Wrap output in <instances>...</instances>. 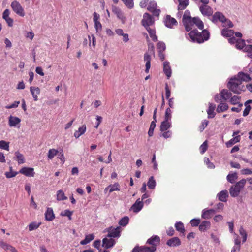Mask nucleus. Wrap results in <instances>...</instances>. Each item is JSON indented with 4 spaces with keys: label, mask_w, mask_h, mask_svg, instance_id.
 Wrapping results in <instances>:
<instances>
[{
    "label": "nucleus",
    "mask_w": 252,
    "mask_h": 252,
    "mask_svg": "<svg viewBox=\"0 0 252 252\" xmlns=\"http://www.w3.org/2000/svg\"><path fill=\"white\" fill-rule=\"evenodd\" d=\"M182 23L187 32L191 31L188 34L191 41L202 43L209 39V32L206 30H203V22L198 17H192L189 10L185 11Z\"/></svg>",
    "instance_id": "obj_1"
},
{
    "label": "nucleus",
    "mask_w": 252,
    "mask_h": 252,
    "mask_svg": "<svg viewBox=\"0 0 252 252\" xmlns=\"http://www.w3.org/2000/svg\"><path fill=\"white\" fill-rule=\"evenodd\" d=\"M247 182V180L242 179L232 186L229 189V193L231 197H236L239 196L240 192L244 189Z\"/></svg>",
    "instance_id": "obj_2"
},
{
    "label": "nucleus",
    "mask_w": 252,
    "mask_h": 252,
    "mask_svg": "<svg viewBox=\"0 0 252 252\" xmlns=\"http://www.w3.org/2000/svg\"><path fill=\"white\" fill-rule=\"evenodd\" d=\"M227 87L233 93L240 94L244 86L241 84L240 79H238L237 77H234L229 81Z\"/></svg>",
    "instance_id": "obj_3"
},
{
    "label": "nucleus",
    "mask_w": 252,
    "mask_h": 252,
    "mask_svg": "<svg viewBox=\"0 0 252 252\" xmlns=\"http://www.w3.org/2000/svg\"><path fill=\"white\" fill-rule=\"evenodd\" d=\"M11 7L13 11L17 15L21 17H24L25 16L24 10L18 1L14 0L12 2Z\"/></svg>",
    "instance_id": "obj_4"
},
{
    "label": "nucleus",
    "mask_w": 252,
    "mask_h": 252,
    "mask_svg": "<svg viewBox=\"0 0 252 252\" xmlns=\"http://www.w3.org/2000/svg\"><path fill=\"white\" fill-rule=\"evenodd\" d=\"M211 21L214 23L218 22L224 23L226 21V17L222 13L218 11L212 15Z\"/></svg>",
    "instance_id": "obj_5"
},
{
    "label": "nucleus",
    "mask_w": 252,
    "mask_h": 252,
    "mask_svg": "<svg viewBox=\"0 0 252 252\" xmlns=\"http://www.w3.org/2000/svg\"><path fill=\"white\" fill-rule=\"evenodd\" d=\"M107 231L108 232L107 237H108L118 238L120 236L121 230L120 226H118L116 228L110 227L108 228Z\"/></svg>",
    "instance_id": "obj_6"
},
{
    "label": "nucleus",
    "mask_w": 252,
    "mask_h": 252,
    "mask_svg": "<svg viewBox=\"0 0 252 252\" xmlns=\"http://www.w3.org/2000/svg\"><path fill=\"white\" fill-rule=\"evenodd\" d=\"M142 25L145 28L150 27L149 26L153 24L154 21L152 16L148 13H145L143 15V18L141 21Z\"/></svg>",
    "instance_id": "obj_7"
},
{
    "label": "nucleus",
    "mask_w": 252,
    "mask_h": 252,
    "mask_svg": "<svg viewBox=\"0 0 252 252\" xmlns=\"http://www.w3.org/2000/svg\"><path fill=\"white\" fill-rule=\"evenodd\" d=\"M160 237L158 235H154L148 239L146 243L151 245L150 247H154L156 251V247L160 244Z\"/></svg>",
    "instance_id": "obj_8"
},
{
    "label": "nucleus",
    "mask_w": 252,
    "mask_h": 252,
    "mask_svg": "<svg viewBox=\"0 0 252 252\" xmlns=\"http://www.w3.org/2000/svg\"><path fill=\"white\" fill-rule=\"evenodd\" d=\"M199 10L204 16L209 17L213 15V10L208 5H201L199 6Z\"/></svg>",
    "instance_id": "obj_9"
},
{
    "label": "nucleus",
    "mask_w": 252,
    "mask_h": 252,
    "mask_svg": "<svg viewBox=\"0 0 252 252\" xmlns=\"http://www.w3.org/2000/svg\"><path fill=\"white\" fill-rule=\"evenodd\" d=\"M155 249L154 247H149L148 246H135L131 252H154Z\"/></svg>",
    "instance_id": "obj_10"
},
{
    "label": "nucleus",
    "mask_w": 252,
    "mask_h": 252,
    "mask_svg": "<svg viewBox=\"0 0 252 252\" xmlns=\"http://www.w3.org/2000/svg\"><path fill=\"white\" fill-rule=\"evenodd\" d=\"M143 207V203L140 198L136 200L135 202L131 206L130 210L134 213L139 212Z\"/></svg>",
    "instance_id": "obj_11"
},
{
    "label": "nucleus",
    "mask_w": 252,
    "mask_h": 252,
    "mask_svg": "<svg viewBox=\"0 0 252 252\" xmlns=\"http://www.w3.org/2000/svg\"><path fill=\"white\" fill-rule=\"evenodd\" d=\"M19 172L27 177H33L35 174L34 169L31 167H23L20 169Z\"/></svg>",
    "instance_id": "obj_12"
},
{
    "label": "nucleus",
    "mask_w": 252,
    "mask_h": 252,
    "mask_svg": "<svg viewBox=\"0 0 252 252\" xmlns=\"http://www.w3.org/2000/svg\"><path fill=\"white\" fill-rule=\"evenodd\" d=\"M178 24L176 20L171 17L170 15H167L165 20V25L166 27L172 28L174 25H177Z\"/></svg>",
    "instance_id": "obj_13"
},
{
    "label": "nucleus",
    "mask_w": 252,
    "mask_h": 252,
    "mask_svg": "<svg viewBox=\"0 0 252 252\" xmlns=\"http://www.w3.org/2000/svg\"><path fill=\"white\" fill-rule=\"evenodd\" d=\"M151 57L148 53H145L144 55V61L145 62V72L148 73L151 67Z\"/></svg>",
    "instance_id": "obj_14"
},
{
    "label": "nucleus",
    "mask_w": 252,
    "mask_h": 252,
    "mask_svg": "<svg viewBox=\"0 0 252 252\" xmlns=\"http://www.w3.org/2000/svg\"><path fill=\"white\" fill-rule=\"evenodd\" d=\"M167 245L170 247H177L181 245L180 239L177 237H173L169 239L166 243Z\"/></svg>",
    "instance_id": "obj_15"
},
{
    "label": "nucleus",
    "mask_w": 252,
    "mask_h": 252,
    "mask_svg": "<svg viewBox=\"0 0 252 252\" xmlns=\"http://www.w3.org/2000/svg\"><path fill=\"white\" fill-rule=\"evenodd\" d=\"M20 122L21 119L18 117L10 115L8 118V124L10 127H15Z\"/></svg>",
    "instance_id": "obj_16"
},
{
    "label": "nucleus",
    "mask_w": 252,
    "mask_h": 252,
    "mask_svg": "<svg viewBox=\"0 0 252 252\" xmlns=\"http://www.w3.org/2000/svg\"><path fill=\"white\" fill-rule=\"evenodd\" d=\"M115 243V241L112 239L104 238L102 240L103 247L106 249L112 247Z\"/></svg>",
    "instance_id": "obj_17"
},
{
    "label": "nucleus",
    "mask_w": 252,
    "mask_h": 252,
    "mask_svg": "<svg viewBox=\"0 0 252 252\" xmlns=\"http://www.w3.org/2000/svg\"><path fill=\"white\" fill-rule=\"evenodd\" d=\"M163 71L167 78L169 79L172 74L171 69L168 62L165 61L163 63Z\"/></svg>",
    "instance_id": "obj_18"
},
{
    "label": "nucleus",
    "mask_w": 252,
    "mask_h": 252,
    "mask_svg": "<svg viewBox=\"0 0 252 252\" xmlns=\"http://www.w3.org/2000/svg\"><path fill=\"white\" fill-rule=\"evenodd\" d=\"M238 79H240L241 81V84H242V81H245V82H249L251 80L252 77H250V75L244 73V72H239L238 75L237 77Z\"/></svg>",
    "instance_id": "obj_19"
},
{
    "label": "nucleus",
    "mask_w": 252,
    "mask_h": 252,
    "mask_svg": "<svg viewBox=\"0 0 252 252\" xmlns=\"http://www.w3.org/2000/svg\"><path fill=\"white\" fill-rule=\"evenodd\" d=\"M30 91L32 94V97L34 101L38 100V95L40 93V90L38 87H31L30 88Z\"/></svg>",
    "instance_id": "obj_20"
},
{
    "label": "nucleus",
    "mask_w": 252,
    "mask_h": 252,
    "mask_svg": "<svg viewBox=\"0 0 252 252\" xmlns=\"http://www.w3.org/2000/svg\"><path fill=\"white\" fill-rule=\"evenodd\" d=\"M218 199L222 202H226L228 197V192L227 190H223L218 194Z\"/></svg>",
    "instance_id": "obj_21"
},
{
    "label": "nucleus",
    "mask_w": 252,
    "mask_h": 252,
    "mask_svg": "<svg viewBox=\"0 0 252 252\" xmlns=\"http://www.w3.org/2000/svg\"><path fill=\"white\" fill-rule=\"evenodd\" d=\"M211 227V223L210 221L207 220L203 221L199 225V229L201 231H206L210 229Z\"/></svg>",
    "instance_id": "obj_22"
},
{
    "label": "nucleus",
    "mask_w": 252,
    "mask_h": 252,
    "mask_svg": "<svg viewBox=\"0 0 252 252\" xmlns=\"http://www.w3.org/2000/svg\"><path fill=\"white\" fill-rule=\"evenodd\" d=\"M171 126V123L170 121L164 120L161 122L160 130L161 131L163 132L167 130Z\"/></svg>",
    "instance_id": "obj_23"
},
{
    "label": "nucleus",
    "mask_w": 252,
    "mask_h": 252,
    "mask_svg": "<svg viewBox=\"0 0 252 252\" xmlns=\"http://www.w3.org/2000/svg\"><path fill=\"white\" fill-rule=\"evenodd\" d=\"M86 125H83L81 127L78 128V130L75 131L74 136L76 138H78L80 136L84 134L86 131Z\"/></svg>",
    "instance_id": "obj_24"
},
{
    "label": "nucleus",
    "mask_w": 252,
    "mask_h": 252,
    "mask_svg": "<svg viewBox=\"0 0 252 252\" xmlns=\"http://www.w3.org/2000/svg\"><path fill=\"white\" fill-rule=\"evenodd\" d=\"M46 220L48 221H51L55 218V215L51 208H48L45 213Z\"/></svg>",
    "instance_id": "obj_25"
},
{
    "label": "nucleus",
    "mask_w": 252,
    "mask_h": 252,
    "mask_svg": "<svg viewBox=\"0 0 252 252\" xmlns=\"http://www.w3.org/2000/svg\"><path fill=\"white\" fill-rule=\"evenodd\" d=\"M179 5L178 10L179 11L184 10L189 4V0H178Z\"/></svg>",
    "instance_id": "obj_26"
},
{
    "label": "nucleus",
    "mask_w": 252,
    "mask_h": 252,
    "mask_svg": "<svg viewBox=\"0 0 252 252\" xmlns=\"http://www.w3.org/2000/svg\"><path fill=\"white\" fill-rule=\"evenodd\" d=\"M215 107L216 106L215 104L209 103L208 109L207 110L208 118H213L215 117V113L214 112V110Z\"/></svg>",
    "instance_id": "obj_27"
},
{
    "label": "nucleus",
    "mask_w": 252,
    "mask_h": 252,
    "mask_svg": "<svg viewBox=\"0 0 252 252\" xmlns=\"http://www.w3.org/2000/svg\"><path fill=\"white\" fill-rule=\"evenodd\" d=\"M221 33L223 37H230L233 35L234 32L232 30L224 28L222 30Z\"/></svg>",
    "instance_id": "obj_28"
},
{
    "label": "nucleus",
    "mask_w": 252,
    "mask_h": 252,
    "mask_svg": "<svg viewBox=\"0 0 252 252\" xmlns=\"http://www.w3.org/2000/svg\"><path fill=\"white\" fill-rule=\"evenodd\" d=\"M112 12L117 15L118 18L121 19L124 18L123 13L119 7L115 6H112Z\"/></svg>",
    "instance_id": "obj_29"
},
{
    "label": "nucleus",
    "mask_w": 252,
    "mask_h": 252,
    "mask_svg": "<svg viewBox=\"0 0 252 252\" xmlns=\"http://www.w3.org/2000/svg\"><path fill=\"white\" fill-rule=\"evenodd\" d=\"M146 30L148 32L150 37L152 40L154 42L158 41V37L156 35V31L155 29H151L150 27L146 28Z\"/></svg>",
    "instance_id": "obj_30"
},
{
    "label": "nucleus",
    "mask_w": 252,
    "mask_h": 252,
    "mask_svg": "<svg viewBox=\"0 0 252 252\" xmlns=\"http://www.w3.org/2000/svg\"><path fill=\"white\" fill-rule=\"evenodd\" d=\"M94 235L93 234H90L88 235H87L85 236V238L84 240L81 241L80 244L82 245H86L89 242H90L92 240L94 239Z\"/></svg>",
    "instance_id": "obj_31"
},
{
    "label": "nucleus",
    "mask_w": 252,
    "mask_h": 252,
    "mask_svg": "<svg viewBox=\"0 0 252 252\" xmlns=\"http://www.w3.org/2000/svg\"><path fill=\"white\" fill-rule=\"evenodd\" d=\"M221 98L223 100H227L232 95L231 92H229L227 90L223 89L220 93Z\"/></svg>",
    "instance_id": "obj_32"
},
{
    "label": "nucleus",
    "mask_w": 252,
    "mask_h": 252,
    "mask_svg": "<svg viewBox=\"0 0 252 252\" xmlns=\"http://www.w3.org/2000/svg\"><path fill=\"white\" fill-rule=\"evenodd\" d=\"M240 140V136H237L231 139L230 140H229L228 142L226 143V145L227 147H230L232 146L234 144L239 142Z\"/></svg>",
    "instance_id": "obj_33"
},
{
    "label": "nucleus",
    "mask_w": 252,
    "mask_h": 252,
    "mask_svg": "<svg viewBox=\"0 0 252 252\" xmlns=\"http://www.w3.org/2000/svg\"><path fill=\"white\" fill-rule=\"evenodd\" d=\"M175 227L177 231L184 235L185 229L184 225L182 222L180 221L176 222L175 224Z\"/></svg>",
    "instance_id": "obj_34"
},
{
    "label": "nucleus",
    "mask_w": 252,
    "mask_h": 252,
    "mask_svg": "<svg viewBox=\"0 0 252 252\" xmlns=\"http://www.w3.org/2000/svg\"><path fill=\"white\" fill-rule=\"evenodd\" d=\"M228 109V106L226 103H220L217 107V111L218 113H220L227 110Z\"/></svg>",
    "instance_id": "obj_35"
},
{
    "label": "nucleus",
    "mask_w": 252,
    "mask_h": 252,
    "mask_svg": "<svg viewBox=\"0 0 252 252\" xmlns=\"http://www.w3.org/2000/svg\"><path fill=\"white\" fill-rule=\"evenodd\" d=\"M59 152L55 149H50L48 153V158L52 159L54 157L57 156Z\"/></svg>",
    "instance_id": "obj_36"
},
{
    "label": "nucleus",
    "mask_w": 252,
    "mask_h": 252,
    "mask_svg": "<svg viewBox=\"0 0 252 252\" xmlns=\"http://www.w3.org/2000/svg\"><path fill=\"white\" fill-rule=\"evenodd\" d=\"M16 157V160L18 161L19 164H23L25 162V158L24 156L18 151H17L15 153Z\"/></svg>",
    "instance_id": "obj_37"
},
{
    "label": "nucleus",
    "mask_w": 252,
    "mask_h": 252,
    "mask_svg": "<svg viewBox=\"0 0 252 252\" xmlns=\"http://www.w3.org/2000/svg\"><path fill=\"white\" fill-rule=\"evenodd\" d=\"M238 178V176L236 173H234L233 174H229L227 176V181L233 184L234 183L236 180H237Z\"/></svg>",
    "instance_id": "obj_38"
},
{
    "label": "nucleus",
    "mask_w": 252,
    "mask_h": 252,
    "mask_svg": "<svg viewBox=\"0 0 252 252\" xmlns=\"http://www.w3.org/2000/svg\"><path fill=\"white\" fill-rule=\"evenodd\" d=\"M157 122L156 120L152 121L151 123L148 132V134L149 137H151L153 136L154 133V130L156 127V123Z\"/></svg>",
    "instance_id": "obj_39"
},
{
    "label": "nucleus",
    "mask_w": 252,
    "mask_h": 252,
    "mask_svg": "<svg viewBox=\"0 0 252 252\" xmlns=\"http://www.w3.org/2000/svg\"><path fill=\"white\" fill-rule=\"evenodd\" d=\"M156 185V182L153 176L150 177L147 183L148 188L152 189H154L155 188Z\"/></svg>",
    "instance_id": "obj_40"
},
{
    "label": "nucleus",
    "mask_w": 252,
    "mask_h": 252,
    "mask_svg": "<svg viewBox=\"0 0 252 252\" xmlns=\"http://www.w3.org/2000/svg\"><path fill=\"white\" fill-rule=\"evenodd\" d=\"M214 212V210L210 209L203 212L202 218L205 219H208L211 218V214Z\"/></svg>",
    "instance_id": "obj_41"
},
{
    "label": "nucleus",
    "mask_w": 252,
    "mask_h": 252,
    "mask_svg": "<svg viewBox=\"0 0 252 252\" xmlns=\"http://www.w3.org/2000/svg\"><path fill=\"white\" fill-rule=\"evenodd\" d=\"M67 199L62 190H58L57 192V199L59 201L64 200Z\"/></svg>",
    "instance_id": "obj_42"
},
{
    "label": "nucleus",
    "mask_w": 252,
    "mask_h": 252,
    "mask_svg": "<svg viewBox=\"0 0 252 252\" xmlns=\"http://www.w3.org/2000/svg\"><path fill=\"white\" fill-rule=\"evenodd\" d=\"M239 233L242 237L243 243H245L247 239V233L242 226L240 227L239 229Z\"/></svg>",
    "instance_id": "obj_43"
},
{
    "label": "nucleus",
    "mask_w": 252,
    "mask_h": 252,
    "mask_svg": "<svg viewBox=\"0 0 252 252\" xmlns=\"http://www.w3.org/2000/svg\"><path fill=\"white\" fill-rule=\"evenodd\" d=\"M235 46L238 49H243L245 46V41L241 39H238Z\"/></svg>",
    "instance_id": "obj_44"
},
{
    "label": "nucleus",
    "mask_w": 252,
    "mask_h": 252,
    "mask_svg": "<svg viewBox=\"0 0 252 252\" xmlns=\"http://www.w3.org/2000/svg\"><path fill=\"white\" fill-rule=\"evenodd\" d=\"M108 188H110L109 192H112L114 191L120 190V186L118 183H116L113 185H110L108 186Z\"/></svg>",
    "instance_id": "obj_45"
},
{
    "label": "nucleus",
    "mask_w": 252,
    "mask_h": 252,
    "mask_svg": "<svg viewBox=\"0 0 252 252\" xmlns=\"http://www.w3.org/2000/svg\"><path fill=\"white\" fill-rule=\"evenodd\" d=\"M129 221V218L127 216L122 218L119 221V224L122 226H126Z\"/></svg>",
    "instance_id": "obj_46"
},
{
    "label": "nucleus",
    "mask_w": 252,
    "mask_h": 252,
    "mask_svg": "<svg viewBox=\"0 0 252 252\" xmlns=\"http://www.w3.org/2000/svg\"><path fill=\"white\" fill-rule=\"evenodd\" d=\"M9 142L4 140H1L0 141V148L9 151Z\"/></svg>",
    "instance_id": "obj_47"
},
{
    "label": "nucleus",
    "mask_w": 252,
    "mask_h": 252,
    "mask_svg": "<svg viewBox=\"0 0 252 252\" xmlns=\"http://www.w3.org/2000/svg\"><path fill=\"white\" fill-rule=\"evenodd\" d=\"M40 225V223H37L35 222H33L31 223L29 225V231H31L33 230L37 229Z\"/></svg>",
    "instance_id": "obj_48"
},
{
    "label": "nucleus",
    "mask_w": 252,
    "mask_h": 252,
    "mask_svg": "<svg viewBox=\"0 0 252 252\" xmlns=\"http://www.w3.org/2000/svg\"><path fill=\"white\" fill-rule=\"evenodd\" d=\"M172 111L170 108H167L165 111L164 120L170 121L171 119Z\"/></svg>",
    "instance_id": "obj_49"
},
{
    "label": "nucleus",
    "mask_w": 252,
    "mask_h": 252,
    "mask_svg": "<svg viewBox=\"0 0 252 252\" xmlns=\"http://www.w3.org/2000/svg\"><path fill=\"white\" fill-rule=\"evenodd\" d=\"M125 5L128 8H132L133 7L134 3L133 0H122Z\"/></svg>",
    "instance_id": "obj_50"
},
{
    "label": "nucleus",
    "mask_w": 252,
    "mask_h": 252,
    "mask_svg": "<svg viewBox=\"0 0 252 252\" xmlns=\"http://www.w3.org/2000/svg\"><path fill=\"white\" fill-rule=\"evenodd\" d=\"M208 147L207 141H205L203 144L200 146V153L204 154L207 150Z\"/></svg>",
    "instance_id": "obj_51"
},
{
    "label": "nucleus",
    "mask_w": 252,
    "mask_h": 252,
    "mask_svg": "<svg viewBox=\"0 0 252 252\" xmlns=\"http://www.w3.org/2000/svg\"><path fill=\"white\" fill-rule=\"evenodd\" d=\"M157 46L158 52H163L166 48L165 43L162 42H159L158 43Z\"/></svg>",
    "instance_id": "obj_52"
},
{
    "label": "nucleus",
    "mask_w": 252,
    "mask_h": 252,
    "mask_svg": "<svg viewBox=\"0 0 252 252\" xmlns=\"http://www.w3.org/2000/svg\"><path fill=\"white\" fill-rule=\"evenodd\" d=\"M10 171L6 172L5 173V176L7 178H12V177H14L17 174V173L16 172H13V171H12V167H10Z\"/></svg>",
    "instance_id": "obj_53"
},
{
    "label": "nucleus",
    "mask_w": 252,
    "mask_h": 252,
    "mask_svg": "<svg viewBox=\"0 0 252 252\" xmlns=\"http://www.w3.org/2000/svg\"><path fill=\"white\" fill-rule=\"evenodd\" d=\"M240 98L239 96L234 95L231 97L230 99V103L233 105H235L239 103Z\"/></svg>",
    "instance_id": "obj_54"
},
{
    "label": "nucleus",
    "mask_w": 252,
    "mask_h": 252,
    "mask_svg": "<svg viewBox=\"0 0 252 252\" xmlns=\"http://www.w3.org/2000/svg\"><path fill=\"white\" fill-rule=\"evenodd\" d=\"M208 124V121L206 120H204L199 127V130L200 132H202L205 128L207 126Z\"/></svg>",
    "instance_id": "obj_55"
},
{
    "label": "nucleus",
    "mask_w": 252,
    "mask_h": 252,
    "mask_svg": "<svg viewBox=\"0 0 252 252\" xmlns=\"http://www.w3.org/2000/svg\"><path fill=\"white\" fill-rule=\"evenodd\" d=\"M0 246L5 250H9L11 246L3 241H0Z\"/></svg>",
    "instance_id": "obj_56"
},
{
    "label": "nucleus",
    "mask_w": 252,
    "mask_h": 252,
    "mask_svg": "<svg viewBox=\"0 0 252 252\" xmlns=\"http://www.w3.org/2000/svg\"><path fill=\"white\" fill-rule=\"evenodd\" d=\"M72 215V212H71L68 210H65L63 213H61L62 216L68 217V219L69 220H71Z\"/></svg>",
    "instance_id": "obj_57"
},
{
    "label": "nucleus",
    "mask_w": 252,
    "mask_h": 252,
    "mask_svg": "<svg viewBox=\"0 0 252 252\" xmlns=\"http://www.w3.org/2000/svg\"><path fill=\"white\" fill-rule=\"evenodd\" d=\"M157 4L154 2H152L150 3L147 9L150 12H151L157 8Z\"/></svg>",
    "instance_id": "obj_58"
},
{
    "label": "nucleus",
    "mask_w": 252,
    "mask_h": 252,
    "mask_svg": "<svg viewBox=\"0 0 252 252\" xmlns=\"http://www.w3.org/2000/svg\"><path fill=\"white\" fill-rule=\"evenodd\" d=\"M165 96L167 99H169L171 95V91L167 83L165 84Z\"/></svg>",
    "instance_id": "obj_59"
},
{
    "label": "nucleus",
    "mask_w": 252,
    "mask_h": 252,
    "mask_svg": "<svg viewBox=\"0 0 252 252\" xmlns=\"http://www.w3.org/2000/svg\"><path fill=\"white\" fill-rule=\"evenodd\" d=\"M200 223V219H193L190 220V224L193 227L198 226Z\"/></svg>",
    "instance_id": "obj_60"
},
{
    "label": "nucleus",
    "mask_w": 252,
    "mask_h": 252,
    "mask_svg": "<svg viewBox=\"0 0 252 252\" xmlns=\"http://www.w3.org/2000/svg\"><path fill=\"white\" fill-rule=\"evenodd\" d=\"M204 161V162L206 163V164L207 165L208 168H215V165L213 164V163H212L210 161L208 158H205Z\"/></svg>",
    "instance_id": "obj_61"
},
{
    "label": "nucleus",
    "mask_w": 252,
    "mask_h": 252,
    "mask_svg": "<svg viewBox=\"0 0 252 252\" xmlns=\"http://www.w3.org/2000/svg\"><path fill=\"white\" fill-rule=\"evenodd\" d=\"M234 243L235 246H240L241 241L237 234H234Z\"/></svg>",
    "instance_id": "obj_62"
},
{
    "label": "nucleus",
    "mask_w": 252,
    "mask_h": 252,
    "mask_svg": "<svg viewBox=\"0 0 252 252\" xmlns=\"http://www.w3.org/2000/svg\"><path fill=\"white\" fill-rule=\"evenodd\" d=\"M172 135V132L170 130H166L163 131L161 136L165 138H168L171 137Z\"/></svg>",
    "instance_id": "obj_63"
},
{
    "label": "nucleus",
    "mask_w": 252,
    "mask_h": 252,
    "mask_svg": "<svg viewBox=\"0 0 252 252\" xmlns=\"http://www.w3.org/2000/svg\"><path fill=\"white\" fill-rule=\"evenodd\" d=\"M94 27L96 30V32H98L102 29V25L99 21L94 22Z\"/></svg>",
    "instance_id": "obj_64"
}]
</instances>
